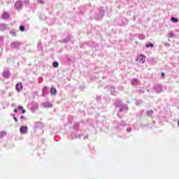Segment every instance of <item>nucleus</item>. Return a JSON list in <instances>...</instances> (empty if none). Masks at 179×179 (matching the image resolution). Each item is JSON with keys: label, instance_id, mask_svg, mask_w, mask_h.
<instances>
[{"label": "nucleus", "instance_id": "8", "mask_svg": "<svg viewBox=\"0 0 179 179\" xmlns=\"http://www.w3.org/2000/svg\"><path fill=\"white\" fill-rule=\"evenodd\" d=\"M50 93L51 94H57V89L55 87H52L50 89Z\"/></svg>", "mask_w": 179, "mask_h": 179}, {"label": "nucleus", "instance_id": "11", "mask_svg": "<svg viewBox=\"0 0 179 179\" xmlns=\"http://www.w3.org/2000/svg\"><path fill=\"white\" fill-rule=\"evenodd\" d=\"M155 45L153 43H149L148 45H146L147 48H149V47L153 48Z\"/></svg>", "mask_w": 179, "mask_h": 179}, {"label": "nucleus", "instance_id": "16", "mask_svg": "<svg viewBox=\"0 0 179 179\" xmlns=\"http://www.w3.org/2000/svg\"><path fill=\"white\" fill-rule=\"evenodd\" d=\"M24 113H26V110L22 109V114H24Z\"/></svg>", "mask_w": 179, "mask_h": 179}, {"label": "nucleus", "instance_id": "9", "mask_svg": "<svg viewBox=\"0 0 179 179\" xmlns=\"http://www.w3.org/2000/svg\"><path fill=\"white\" fill-rule=\"evenodd\" d=\"M52 66H54V68H58V66H59V64L58 63V62H54L52 63Z\"/></svg>", "mask_w": 179, "mask_h": 179}, {"label": "nucleus", "instance_id": "7", "mask_svg": "<svg viewBox=\"0 0 179 179\" xmlns=\"http://www.w3.org/2000/svg\"><path fill=\"white\" fill-rule=\"evenodd\" d=\"M15 6L17 9H19V8H22V2H20V1L16 2L15 4Z\"/></svg>", "mask_w": 179, "mask_h": 179}, {"label": "nucleus", "instance_id": "13", "mask_svg": "<svg viewBox=\"0 0 179 179\" xmlns=\"http://www.w3.org/2000/svg\"><path fill=\"white\" fill-rule=\"evenodd\" d=\"M38 2L39 3H41L42 5L44 4V1H43V0H38Z\"/></svg>", "mask_w": 179, "mask_h": 179}, {"label": "nucleus", "instance_id": "15", "mask_svg": "<svg viewBox=\"0 0 179 179\" xmlns=\"http://www.w3.org/2000/svg\"><path fill=\"white\" fill-rule=\"evenodd\" d=\"M22 109H23V106H18V110H22Z\"/></svg>", "mask_w": 179, "mask_h": 179}, {"label": "nucleus", "instance_id": "5", "mask_svg": "<svg viewBox=\"0 0 179 179\" xmlns=\"http://www.w3.org/2000/svg\"><path fill=\"white\" fill-rule=\"evenodd\" d=\"M10 17V15L7 12H4L2 15V19H9Z\"/></svg>", "mask_w": 179, "mask_h": 179}, {"label": "nucleus", "instance_id": "12", "mask_svg": "<svg viewBox=\"0 0 179 179\" xmlns=\"http://www.w3.org/2000/svg\"><path fill=\"white\" fill-rule=\"evenodd\" d=\"M20 30L21 31H24V26H20Z\"/></svg>", "mask_w": 179, "mask_h": 179}, {"label": "nucleus", "instance_id": "18", "mask_svg": "<svg viewBox=\"0 0 179 179\" xmlns=\"http://www.w3.org/2000/svg\"><path fill=\"white\" fill-rule=\"evenodd\" d=\"M14 120L15 121V122H17V118H16L15 117H13Z\"/></svg>", "mask_w": 179, "mask_h": 179}, {"label": "nucleus", "instance_id": "10", "mask_svg": "<svg viewBox=\"0 0 179 179\" xmlns=\"http://www.w3.org/2000/svg\"><path fill=\"white\" fill-rule=\"evenodd\" d=\"M171 21H172V22H174L175 23H177V22H178V19H177V18L173 17L171 18Z\"/></svg>", "mask_w": 179, "mask_h": 179}, {"label": "nucleus", "instance_id": "4", "mask_svg": "<svg viewBox=\"0 0 179 179\" xmlns=\"http://www.w3.org/2000/svg\"><path fill=\"white\" fill-rule=\"evenodd\" d=\"M20 131L21 134H26L27 132V127L26 126H22L20 129Z\"/></svg>", "mask_w": 179, "mask_h": 179}, {"label": "nucleus", "instance_id": "14", "mask_svg": "<svg viewBox=\"0 0 179 179\" xmlns=\"http://www.w3.org/2000/svg\"><path fill=\"white\" fill-rule=\"evenodd\" d=\"M161 76H162V78H165L166 74H164V73H161Z\"/></svg>", "mask_w": 179, "mask_h": 179}, {"label": "nucleus", "instance_id": "6", "mask_svg": "<svg viewBox=\"0 0 179 179\" xmlns=\"http://www.w3.org/2000/svg\"><path fill=\"white\" fill-rule=\"evenodd\" d=\"M10 76V73L9 71H5L3 72V78H8Z\"/></svg>", "mask_w": 179, "mask_h": 179}, {"label": "nucleus", "instance_id": "2", "mask_svg": "<svg viewBox=\"0 0 179 179\" xmlns=\"http://www.w3.org/2000/svg\"><path fill=\"white\" fill-rule=\"evenodd\" d=\"M138 58L140 64H145V59L146 58V56H145V55H141Z\"/></svg>", "mask_w": 179, "mask_h": 179}, {"label": "nucleus", "instance_id": "20", "mask_svg": "<svg viewBox=\"0 0 179 179\" xmlns=\"http://www.w3.org/2000/svg\"><path fill=\"white\" fill-rule=\"evenodd\" d=\"M134 82H137L138 81V80H136V79H134Z\"/></svg>", "mask_w": 179, "mask_h": 179}, {"label": "nucleus", "instance_id": "17", "mask_svg": "<svg viewBox=\"0 0 179 179\" xmlns=\"http://www.w3.org/2000/svg\"><path fill=\"white\" fill-rule=\"evenodd\" d=\"M20 120H24V116H20Z\"/></svg>", "mask_w": 179, "mask_h": 179}, {"label": "nucleus", "instance_id": "19", "mask_svg": "<svg viewBox=\"0 0 179 179\" xmlns=\"http://www.w3.org/2000/svg\"><path fill=\"white\" fill-rule=\"evenodd\" d=\"M14 113H17V109H15Z\"/></svg>", "mask_w": 179, "mask_h": 179}, {"label": "nucleus", "instance_id": "3", "mask_svg": "<svg viewBox=\"0 0 179 179\" xmlns=\"http://www.w3.org/2000/svg\"><path fill=\"white\" fill-rule=\"evenodd\" d=\"M42 107L44 108H48L50 107H52V105L50 102H44L42 103Z\"/></svg>", "mask_w": 179, "mask_h": 179}, {"label": "nucleus", "instance_id": "1", "mask_svg": "<svg viewBox=\"0 0 179 179\" xmlns=\"http://www.w3.org/2000/svg\"><path fill=\"white\" fill-rule=\"evenodd\" d=\"M23 90V85H22V83H18L16 85H15V90H17V92H20V90Z\"/></svg>", "mask_w": 179, "mask_h": 179}]
</instances>
